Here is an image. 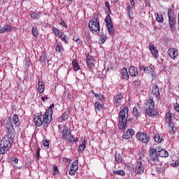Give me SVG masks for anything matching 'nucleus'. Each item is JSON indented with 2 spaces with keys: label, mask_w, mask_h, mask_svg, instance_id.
<instances>
[{
  "label": "nucleus",
  "mask_w": 179,
  "mask_h": 179,
  "mask_svg": "<svg viewBox=\"0 0 179 179\" xmlns=\"http://www.w3.org/2000/svg\"><path fill=\"white\" fill-rule=\"evenodd\" d=\"M168 54L171 59H176L178 56V51L176 48H170L168 50Z\"/></svg>",
  "instance_id": "nucleus-16"
},
{
  "label": "nucleus",
  "mask_w": 179,
  "mask_h": 179,
  "mask_svg": "<svg viewBox=\"0 0 179 179\" xmlns=\"http://www.w3.org/2000/svg\"><path fill=\"white\" fill-rule=\"evenodd\" d=\"M39 61L40 62H42V64H45V62H48V64L50 62V60L47 59V55H45V54L40 56Z\"/></svg>",
  "instance_id": "nucleus-30"
},
{
  "label": "nucleus",
  "mask_w": 179,
  "mask_h": 179,
  "mask_svg": "<svg viewBox=\"0 0 179 179\" xmlns=\"http://www.w3.org/2000/svg\"><path fill=\"white\" fill-rule=\"evenodd\" d=\"M128 107L124 106L119 113L118 127L119 129H122V131L127 128V124L128 122Z\"/></svg>",
  "instance_id": "nucleus-4"
},
{
  "label": "nucleus",
  "mask_w": 179,
  "mask_h": 179,
  "mask_svg": "<svg viewBox=\"0 0 179 179\" xmlns=\"http://www.w3.org/2000/svg\"><path fill=\"white\" fill-rule=\"evenodd\" d=\"M53 171L55 176H58L59 174V170L58 169V166L55 165L53 166Z\"/></svg>",
  "instance_id": "nucleus-48"
},
{
  "label": "nucleus",
  "mask_w": 179,
  "mask_h": 179,
  "mask_svg": "<svg viewBox=\"0 0 179 179\" xmlns=\"http://www.w3.org/2000/svg\"><path fill=\"white\" fill-rule=\"evenodd\" d=\"M40 147H38L36 151V159L38 162V160H40Z\"/></svg>",
  "instance_id": "nucleus-49"
},
{
  "label": "nucleus",
  "mask_w": 179,
  "mask_h": 179,
  "mask_svg": "<svg viewBox=\"0 0 179 179\" xmlns=\"http://www.w3.org/2000/svg\"><path fill=\"white\" fill-rule=\"evenodd\" d=\"M115 160L118 163H121V162H122V157H121V155H120L119 153H116L115 155Z\"/></svg>",
  "instance_id": "nucleus-44"
},
{
  "label": "nucleus",
  "mask_w": 179,
  "mask_h": 179,
  "mask_svg": "<svg viewBox=\"0 0 179 179\" xmlns=\"http://www.w3.org/2000/svg\"><path fill=\"white\" fill-rule=\"evenodd\" d=\"M154 139L157 143H162V141H163V138L160 136V134H156L154 137Z\"/></svg>",
  "instance_id": "nucleus-38"
},
{
  "label": "nucleus",
  "mask_w": 179,
  "mask_h": 179,
  "mask_svg": "<svg viewBox=\"0 0 179 179\" xmlns=\"http://www.w3.org/2000/svg\"><path fill=\"white\" fill-rule=\"evenodd\" d=\"M41 100L42 101H45V100H48V96H42Z\"/></svg>",
  "instance_id": "nucleus-58"
},
{
  "label": "nucleus",
  "mask_w": 179,
  "mask_h": 179,
  "mask_svg": "<svg viewBox=\"0 0 179 179\" xmlns=\"http://www.w3.org/2000/svg\"><path fill=\"white\" fill-rule=\"evenodd\" d=\"M69 1H72V0H69Z\"/></svg>",
  "instance_id": "nucleus-64"
},
{
  "label": "nucleus",
  "mask_w": 179,
  "mask_h": 179,
  "mask_svg": "<svg viewBox=\"0 0 179 179\" xmlns=\"http://www.w3.org/2000/svg\"><path fill=\"white\" fill-rule=\"evenodd\" d=\"M13 133H7L3 136L0 144V155H5L12 148V144L13 143Z\"/></svg>",
  "instance_id": "nucleus-2"
},
{
  "label": "nucleus",
  "mask_w": 179,
  "mask_h": 179,
  "mask_svg": "<svg viewBox=\"0 0 179 179\" xmlns=\"http://www.w3.org/2000/svg\"><path fill=\"white\" fill-rule=\"evenodd\" d=\"M133 115L134 117H141V113L138 111V108L134 107L133 108Z\"/></svg>",
  "instance_id": "nucleus-42"
},
{
  "label": "nucleus",
  "mask_w": 179,
  "mask_h": 179,
  "mask_svg": "<svg viewBox=\"0 0 179 179\" xmlns=\"http://www.w3.org/2000/svg\"><path fill=\"white\" fill-rule=\"evenodd\" d=\"M43 145L45 148H48L50 146V142L48 140L43 141Z\"/></svg>",
  "instance_id": "nucleus-52"
},
{
  "label": "nucleus",
  "mask_w": 179,
  "mask_h": 179,
  "mask_svg": "<svg viewBox=\"0 0 179 179\" xmlns=\"http://www.w3.org/2000/svg\"><path fill=\"white\" fill-rule=\"evenodd\" d=\"M61 26H63V27H65V29H68V24L65 23V21L64 20H61V22L59 23Z\"/></svg>",
  "instance_id": "nucleus-51"
},
{
  "label": "nucleus",
  "mask_w": 179,
  "mask_h": 179,
  "mask_svg": "<svg viewBox=\"0 0 179 179\" xmlns=\"http://www.w3.org/2000/svg\"><path fill=\"white\" fill-rule=\"evenodd\" d=\"M172 8H174V5H172Z\"/></svg>",
  "instance_id": "nucleus-63"
},
{
  "label": "nucleus",
  "mask_w": 179,
  "mask_h": 179,
  "mask_svg": "<svg viewBox=\"0 0 179 179\" xmlns=\"http://www.w3.org/2000/svg\"><path fill=\"white\" fill-rule=\"evenodd\" d=\"M38 92L40 94L45 90V86L44 85V83L43 82V80L39 79L38 83Z\"/></svg>",
  "instance_id": "nucleus-18"
},
{
  "label": "nucleus",
  "mask_w": 179,
  "mask_h": 179,
  "mask_svg": "<svg viewBox=\"0 0 179 179\" xmlns=\"http://www.w3.org/2000/svg\"><path fill=\"white\" fill-rule=\"evenodd\" d=\"M149 155L152 162H159V154L155 148H150L149 150Z\"/></svg>",
  "instance_id": "nucleus-12"
},
{
  "label": "nucleus",
  "mask_w": 179,
  "mask_h": 179,
  "mask_svg": "<svg viewBox=\"0 0 179 179\" xmlns=\"http://www.w3.org/2000/svg\"><path fill=\"white\" fill-rule=\"evenodd\" d=\"M13 122L15 127H19V115L17 114L13 115Z\"/></svg>",
  "instance_id": "nucleus-31"
},
{
  "label": "nucleus",
  "mask_w": 179,
  "mask_h": 179,
  "mask_svg": "<svg viewBox=\"0 0 179 179\" xmlns=\"http://www.w3.org/2000/svg\"><path fill=\"white\" fill-rule=\"evenodd\" d=\"M132 8H134V6H131L130 4H127V12L128 13L129 19H131V12H132Z\"/></svg>",
  "instance_id": "nucleus-41"
},
{
  "label": "nucleus",
  "mask_w": 179,
  "mask_h": 179,
  "mask_svg": "<svg viewBox=\"0 0 179 179\" xmlns=\"http://www.w3.org/2000/svg\"><path fill=\"white\" fill-rule=\"evenodd\" d=\"M73 41H75L77 44H82V41H80V38L78 36H73Z\"/></svg>",
  "instance_id": "nucleus-46"
},
{
  "label": "nucleus",
  "mask_w": 179,
  "mask_h": 179,
  "mask_svg": "<svg viewBox=\"0 0 179 179\" xmlns=\"http://www.w3.org/2000/svg\"><path fill=\"white\" fill-rule=\"evenodd\" d=\"M152 92L154 96H155L156 97H160V91L159 90V86L157 85L153 86L152 89Z\"/></svg>",
  "instance_id": "nucleus-23"
},
{
  "label": "nucleus",
  "mask_w": 179,
  "mask_h": 179,
  "mask_svg": "<svg viewBox=\"0 0 179 179\" xmlns=\"http://www.w3.org/2000/svg\"><path fill=\"white\" fill-rule=\"evenodd\" d=\"M165 120L167 124L173 122V113L171 111H168L165 115Z\"/></svg>",
  "instance_id": "nucleus-20"
},
{
  "label": "nucleus",
  "mask_w": 179,
  "mask_h": 179,
  "mask_svg": "<svg viewBox=\"0 0 179 179\" xmlns=\"http://www.w3.org/2000/svg\"><path fill=\"white\" fill-rule=\"evenodd\" d=\"M135 1L136 0H130V3L131 6H135Z\"/></svg>",
  "instance_id": "nucleus-57"
},
{
  "label": "nucleus",
  "mask_w": 179,
  "mask_h": 179,
  "mask_svg": "<svg viewBox=\"0 0 179 179\" xmlns=\"http://www.w3.org/2000/svg\"><path fill=\"white\" fill-rule=\"evenodd\" d=\"M94 96L96 99H97L98 101H104V95L98 93V94H94Z\"/></svg>",
  "instance_id": "nucleus-35"
},
{
  "label": "nucleus",
  "mask_w": 179,
  "mask_h": 179,
  "mask_svg": "<svg viewBox=\"0 0 179 179\" xmlns=\"http://www.w3.org/2000/svg\"><path fill=\"white\" fill-rule=\"evenodd\" d=\"M122 94L119 93L117 95H115L113 98V103L116 107H120L121 104H122Z\"/></svg>",
  "instance_id": "nucleus-13"
},
{
  "label": "nucleus",
  "mask_w": 179,
  "mask_h": 179,
  "mask_svg": "<svg viewBox=\"0 0 179 179\" xmlns=\"http://www.w3.org/2000/svg\"><path fill=\"white\" fill-rule=\"evenodd\" d=\"M86 62H87V68H89V69L92 71V69L94 68V62H95L94 57L93 56L88 55L86 57Z\"/></svg>",
  "instance_id": "nucleus-11"
},
{
  "label": "nucleus",
  "mask_w": 179,
  "mask_h": 179,
  "mask_svg": "<svg viewBox=\"0 0 179 179\" xmlns=\"http://www.w3.org/2000/svg\"><path fill=\"white\" fill-rule=\"evenodd\" d=\"M153 71V68H152L151 66H147L145 67V73H150L151 72Z\"/></svg>",
  "instance_id": "nucleus-50"
},
{
  "label": "nucleus",
  "mask_w": 179,
  "mask_h": 179,
  "mask_svg": "<svg viewBox=\"0 0 179 179\" xmlns=\"http://www.w3.org/2000/svg\"><path fill=\"white\" fill-rule=\"evenodd\" d=\"M12 28L10 26L6 24L3 27L0 28V33H7V31H11Z\"/></svg>",
  "instance_id": "nucleus-27"
},
{
  "label": "nucleus",
  "mask_w": 179,
  "mask_h": 179,
  "mask_svg": "<svg viewBox=\"0 0 179 179\" xmlns=\"http://www.w3.org/2000/svg\"><path fill=\"white\" fill-rule=\"evenodd\" d=\"M145 113L149 117L152 118H157L159 113L155 110V101L152 99H150L145 104Z\"/></svg>",
  "instance_id": "nucleus-5"
},
{
  "label": "nucleus",
  "mask_w": 179,
  "mask_h": 179,
  "mask_svg": "<svg viewBox=\"0 0 179 179\" xmlns=\"http://www.w3.org/2000/svg\"><path fill=\"white\" fill-rule=\"evenodd\" d=\"M138 73V68L135 66H131L129 68V75H131V76H136Z\"/></svg>",
  "instance_id": "nucleus-25"
},
{
  "label": "nucleus",
  "mask_w": 179,
  "mask_h": 179,
  "mask_svg": "<svg viewBox=\"0 0 179 179\" xmlns=\"http://www.w3.org/2000/svg\"><path fill=\"white\" fill-rule=\"evenodd\" d=\"M89 27L92 33L99 34L100 33V20L99 17L94 16V19L89 22Z\"/></svg>",
  "instance_id": "nucleus-6"
},
{
  "label": "nucleus",
  "mask_w": 179,
  "mask_h": 179,
  "mask_svg": "<svg viewBox=\"0 0 179 179\" xmlns=\"http://www.w3.org/2000/svg\"><path fill=\"white\" fill-rule=\"evenodd\" d=\"M72 64L74 71H79V69H80V66H79V64H78V61H76V59H73Z\"/></svg>",
  "instance_id": "nucleus-32"
},
{
  "label": "nucleus",
  "mask_w": 179,
  "mask_h": 179,
  "mask_svg": "<svg viewBox=\"0 0 179 179\" xmlns=\"http://www.w3.org/2000/svg\"><path fill=\"white\" fill-rule=\"evenodd\" d=\"M72 94L71 93H69L67 94V99H69L70 100H72Z\"/></svg>",
  "instance_id": "nucleus-60"
},
{
  "label": "nucleus",
  "mask_w": 179,
  "mask_h": 179,
  "mask_svg": "<svg viewBox=\"0 0 179 179\" xmlns=\"http://www.w3.org/2000/svg\"><path fill=\"white\" fill-rule=\"evenodd\" d=\"M166 169H167V165L161 164L156 168V170L158 174H164Z\"/></svg>",
  "instance_id": "nucleus-19"
},
{
  "label": "nucleus",
  "mask_w": 179,
  "mask_h": 179,
  "mask_svg": "<svg viewBox=\"0 0 179 179\" xmlns=\"http://www.w3.org/2000/svg\"><path fill=\"white\" fill-rule=\"evenodd\" d=\"M86 149V140H82V143L78 146V153H83Z\"/></svg>",
  "instance_id": "nucleus-21"
},
{
  "label": "nucleus",
  "mask_w": 179,
  "mask_h": 179,
  "mask_svg": "<svg viewBox=\"0 0 179 179\" xmlns=\"http://www.w3.org/2000/svg\"><path fill=\"white\" fill-rule=\"evenodd\" d=\"M152 78H156V73H155V71L152 70V71L150 72Z\"/></svg>",
  "instance_id": "nucleus-59"
},
{
  "label": "nucleus",
  "mask_w": 179,
  "mask_h": 179,
  "mask_svg": "<svg viewBox=\"0 0 179 179\" xmlns=\"http://www.w3.org/2000/svg\"><path fill=\"white\" fill-rule=\"evenodd\" d=\"M6 129L8 131V134H12V131H13V124L12 123V121L9 120L7 122Z\"/></svg>",
  "instance_id": "nucleus-26"
},
{
  "label": "nucleus",
  "mask_w": 179,
  "mask_h": 179,
  "mask_svg": "<svg viewBox=\"0 0 179 179\" xmlns=\"http://www.w3.org/2000/svg\"><path fill=\"white\" fill-rule=\"evenodd\" d=\"M121 75L123 79H125L126 80H128V79H129V74H128V70L127 69V68H123L121 70Z\"/></svg>",
  "instance_id": "nucleus-22"
},
{
  "label": "nucleus",
  "mask_w": 179,
  "mask_h": 179,
  "mask_svg": "<svg viewBox=\"0 0 179 179\" xmlns=\"http://www.w3.org/2000/svg\"><path fill=\"white\" fill-rule=\"evenodd\" d=\"M105 6H106L108 10L110 11V3H108V1L105 2Z\"/></svg>",
  "instance_id": "nucleus-55"
},
{
  "label": "nucleus",
  "mask_w": 179,
  "mask_h": 179,
  "mask_svg": "<svg viewBox=\"0 0 179 179\" xmlns=\"http://www.w3.org/2000/svg\"><path fill=\"white\" fill-rule=\"evenodd\" d=\"M135 134V131L132 129H128L126 132L123 134V139H131L132 138V136H134Z\"/></svg>",
  "instance_id": "nucleus-17"
},
{
  "label": "nucleus",
  "mask_w": 179,
  "mask_h": 179,
  "mask_svg": "<svg viewBox=\"0 0 179 179\" xmlns=\"http://www.w3.org/2000/svg\"><path fill=\"white\" fill-rule=\"evenodd\" d=\"M168 130L171 134H174L176 132V127L174 125V122H172L171 123H168Z\"/></svg>",
  "instance_id": "nucleus-28"
},
{
  "label": "nucleus",
  "mask_w": 179,
  "mask_h": 179,
  "mask_svg": "<svg viewBox=\"0 0 179 179\" xmlns=\"http://www.w3.org/2000/svg\"><path fill=\"white\" fill-rule=\"evenodd\" d=\"M145 171V167L143 166V162H138L135 169L136 174H143Z\"/></svg>",
  "instance_id": "nucleus-14"
},
{
  "label": "nucleus",
  "mask_w": 179,
  "mask_h": 179,
  "mask_svg": "<svg viewBox=\"0 0 179 179\" xmlns=\"http://www.w3.org/2000/svg\"><path fill=\"white\" fill-rule=\"evenodd\" d=\"M146 67L143 66H139V71H144V72L145 71Z\"/></svg>",
  "instance_id": "nucleus-56"
},
{
  "label": "nucleus",
  "mask_w": 179,
  "mask_h": 179,
  "mask_svg": "<svg viewBox=\"0 0 179 179\" xmlns=\"http://www.w3.org/2000/svg\"><path fill=\"white\" fill-rule=\"evenodd\" d=\"M94 108L95 111H100L103 108V106L99 102H95Z\"/></svg>",
  "instance_id": "nucleus-39"
},
{
  "label": "nucleus",
  "mask_w": 179,
  "mask_h": 179,
  "mask_svg": "<svg viewBox=\"0 0 179 179\" xmlns=\"http://www.w3.org/2000/svg\"><path fill=\"white\" fill-rule=\"evenodd\" d=\"M32 34L34 37H37L38 36V29H37V26H34L32 27Z\"/></svg>",
  "instance_id": "nucleus-40"
},
{
  "label": "nucleus",
  "mask_w": 179,
  "mask_h": 179,
  "mask_svg": "<svg viewBox=\"0 0 179 179\" xmlns=\"http://www.w3.org/2000/svg\"><path fill=\"white\" fill-rule=\"evenodd\" d=\"M78 164V159L72 162L71 165L70 166V170L69 171V174L70 176H75V174H76V171H78V169H79V166Z\"/></svg>",
  "instance_id": "nucleus-10"
},
{
  "label": "nucleus",
  "mask_w": 179,
  "mask_h": 179,
  "mask_svg": "<svg viewBox=\"0 0 179 179\" xmlns=\"http://www.w3.org/2000/svg\"><path fill=\"white\" fill-rule=\"evenodd\" d=\"M59 38H61V41H64L65 44H68L69 38L68 36H66V35H65L64 34H61V36Z\"/></svg>",
  "instance_id": "nucleus-36"
},
{
  "label": "nucleus",
  "mask_w": 179,
  "mask_h": 179,
  "mask_svg": "<svg viewBox=\"0 0 179 179\" xmlns=\"http://www.w3.org/2000/svg\"><path fill=\"white\" fill-rule=\"evenodd\" d=\"M105 22L106 23L109 34H114L115 31L114 30V26L113 25V21H111V16H110V15H108L106 17Z\"/></svg>",
  "instance_id": "nucleus-8"
},
{
  "label": "nucleus",
  "mask_w": 179,
  "mask_h": 179,
  "mask_svg": "<svg viewBox=\"0 0 179 179\" xmlns=\"http://www.w3.org/2000/svg\"><path fill=\"white\" fill-rule=\"evenodd\" d=\"M174 108H175V110H176L178 113H179V104H178V103H176L174 104Z\"/></svg>",
  "instance_id": "nucleus-54"
},
{
  "label": "nucleus",
  "mask_w": 179,
  "mask_h": 179,
  "mask_svg": "<svg viewBox=\"0 0 179 179\" xmlns=\"http://www.w3.org/2000/svg\"><path fill=\"white\" fill-rule=\"evenodd\" d=\"M10 159L11 163H13L14 164H17V163H19V159L17 158L11 157Z\"/></svg>",
  "instance_id": "nucleus-47"
},
{
  "label": "nucleus",
  "mask_w": 179,
  "mask_h": 179,
  "mask_svg": "<svg viewBox=\"0 0 179 179\" xmlns=\"http://www.w3.org/2000/svg\"><path fill=\"white\" fill-rule=\"evenodd\" d=\"M69 118V113L68 112H64L62 116V119L63 121H66Z\"/></svg>",
  "instance_id": "nucleus-45"
},
{
  "label": "nucleus",
  "mask_w": 179,
  "mask_h": 179,
  "mask_svg": "<svg viewBox=\"0 0 179 179\" xmlns=\"http://www.w3.org/2000/svg\"><path fill=\"white\" fill-rule=\"evenodd\" d=\"M175 166H179V159H178V160H176V161L175 162Z\"/></svg>",
  "instance_id": "nucleus-61"
},
{
  "label": "nucleus",
  "mask_w": 179,
  "mask_h": 179,
  "mask_svg": "<svg viewBox=\"0 0 179 179\" xmlns=\"http://www.w3.org/2000/svg\"><path fill=\"white\" fill-rule=\"evenodd\" d=\"M136 136H137V139L138 141H141L143 143H148V142L150 141V137L148 135V134L144 132H138Z\"/></svg>",
  "instance_id": "nucleus-9"
},
{
  "label": "nucleus",
  "mask_w": 179,
  "mask_h": 179,
  "mask_svg": "<svg viewBox=\"0 0 179 179\" xmlns=\"http://www.w3.org/2000/svg\"><path fill=\"white\" fill-rule=\"evenodd\" d=\"M55 50L57 52H64V46H62V43H57Z\"/></svg>",
  "instance_id": "nucleus-33"
},
{
  "label": "nucleus",
  "mask_w": 179,
  "mask_h": 179,
  "mask_svg": "<svg viewBox=\"0 0 179 179\" xmlns=\"http://www.w3.org/2000/svg\"><path fill=\"white\" fill-rule=\"evenodd\" d=\"M52 33H54L55 36H56V37H60L61 34H62L63 33H61V31L57 29V27H53L52 28Z\"/></svg>",
  "instance_id": "nucleus-34"
},
{
  "label": "nucleus",
  "mask_w": 179,
  "mask_h": 179,
  "mask_svg": "<svg viewBox=\"0 0 179 179\" xmlns=\"http://www.w3.org/2000/svg\"><path fill=\"white\" fill-rule=\"evenodd\" d=\"M168 17H169V25L171 31H176V15H174V11L173 8L168 9Z\"/></svg>",
  "instance_id": "nucleus-7"
},
{
  "label": "nucleus",
  "mask_w": 179,
  "mask_h": 179,
  "mask_svg": "<svg viewBox=\"0 0 179 179\" xmlns=\"http://www.w3.org/2000/svg\"><path fill=\"white\" fill-rule=\"evenodd\" d=\"M149 48L150 52H152V55H154L155 58H157L159 57V50H157V48L153 45V43H149Z\"/></svg>",
  "instance_id": "nucleus-15"
},
{
  "label": "nucleus",
  "mask_w": 179,
  "mask_h": 179,
  "mask_svg": "<svg viewBox=\"0 0 179 179\" xmlns=\"http://www.w3.org/2000/svg\"><path fill=\"white\" fill-rule=\"evenodd\" d=\"M156 20L159 23H163L164 22V18L163 17V13H162V12L157 13Z\"/></svg>",
  "instance_id": "nucleus-29"
},
{
  "label": "nucleus",
  "mask_w": 179,
  "mask_h": 179,
  "mask_svg": "<svg viewBox=\"0 0 179 179\" xmlns=\"http://www.w3.org/2000/svg\"><path fill=\"white\" fill-rule=\"evenodd\" d=\"M118 0H114V2H115V3H117V1Z\"/></svg>",
  "instance_id": "nucleus-62"
},
{
  "label": "nucleus",
  "mask_w": 179,
  "mask_h": 179,
  "mask_svg": "<svg viewBox=\"0 0 179 179\" xmlns=\"http://www.w3.org/2000/svg\"><path fill=\"white\" fill-rule=\"evenodd\" d=\"M31 17H33V19H37V17L38 16V14H36L34 12H31L30 13Z\"/></svg>",
  "instance_id": "nucleus-53"
},
{
  "label": "nucleus",
  "mask_w": 179,
  "mask_h": 179,
  "mask_svg": "<svg viewBox=\"0 0 179 179\" xmlns=\"http://www.w3.org/2000/svg\"><path fill=\"white\" fill-rule=\"evenodd\" d=\"M55 106L54 103H52L50 107L46 110L45 114L43 115L41 113H37L36 116L34 117V121L36 127H41L43 124V127H47L51 120H52V110Z\"/></svg>",
  "instance_id": "nucleus-1"
},
{
  "label": "nucleus",
  "mask_w": 179,
  "mask_h": 179,
  "mask_svg": "<svg viewBox=\"0 0 179 179\" xmlns=\"http://www.w3.org/2000/svg\"><path fill=\"white\" fill-rule=\"evenodd\" d=\"M58 129L62 134V139L66 141L67 142H78L79 141L78 138H75L73 135L71 131V129L67 127L64 126L63 124H59L58 126Z\"/></svg>",
  "instance_id": "nucleus-3"
},
{
  "label": "nucleus",
  "mask_w": 179,
  "mask_h": 179,
  "mask_svg": "<svg viewBox=\"0 0 179 179\" xmlns=\"http://www.w3.org/2000/svg\"><path fill=\"white\" fill-rule=\"evenodd\" d=\"M113 174H116L117 176H125V172L123 170H117L114 171Z\"/></svg>",
  "instance_id": "nucleus-43"
},
{
  "label": "nucleus",
  "mask_w": 179,
  "mask_h": 179,
  "mask_svg": "<svg viewBox=\"0 0 179 179\" xmlns=\"http://www.w3.org/2000/svg\"><path fill=\"white\" fill-rule=\"evenodd\" d=\"M158 155L159 157H169V152L164 149L158 150Z\"/></svg>",
  "instance_id": "nucleus-24"
},
{
  "label": "nucleus",
  "mask_w": 179,
  "mask_h": 179,
  "mask_svg": "<svg viewBox=\"0 0 179 179\" xmlns=\"http://www.w3.org/2000/svg\"><path fill=\"white\" fill-rule=\"evenodd\" d=\"M106 40H107V36L106 35H101L99 40V44H100V45H103V44L106 43Z\"/></svg>",
  "instance_id": "nucleus-37"
}]
</instances>
